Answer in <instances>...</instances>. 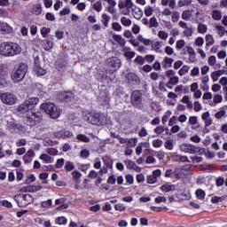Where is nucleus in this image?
<instances>
[{
	"mask_svg": "<svg viewBox=\"0 0 227 227\" xmlns=\"http://www.w3.org/2000/svg\"><path fill=\"white\" fill-rule=\"evenodd\" d=\"M101 22L105 27H109V22H111V16L107 15V13H103L101 16Z\"/></svg>",
	"mask_w": 227,
	"mask_h": 227,
	"instance_id": "nucleus-30",
	"label": "nucleus"
},
{
	"mask_svg": "<svg viewBox=\"0 0 227 227\" xmlns=\"http://www.w3.org/2000/svg\"><path fill=\"white\" fill-rule=\"evenodd\" d=\"M40 102V98L36 97L27 98L25 100V103L28 105L29 108L33 111L35 107H36L37 104Z\"/></svg>",
	"mask_w": 227,
	"mask_h": 227,
	"instance_id": "nucleus-18",
	"label": "nucleus"
},
{
	"mask_svg": "<svg viewBox=\"0 0 227 227\" xmlns=\"http://www.w3.org/2000/svg\"><path fill=\"white\" fill-rule=\"evenodd\" d=\"M181 152H184V153H191L192 155L198 153L200 152V147L196 145H192L191 144H182L180 145Z\"/></svg>",
	"mask_w": 227,
	"mask_h": 227,
	"instance_id": "nucleus-11",
	"label": "nucleus"
},
{
	"mask_svg": "<svg viewBox=\"0 0 227 227\" xmlns=\"http://www.w3.org/2000/svg\"><path fill=\"white\" fill-rule=\"evenodd\" d=\"M171 15V19H172V22H178V20H180V12L178 11H174L172 12Z\"/></svg>",
	"mask_w": 227,
	"mask_h": 227,
	"instance_id": "nucleus-43",
	"label": "nucleus"
},
{
	"mask_svg": "<svg viewBox=\"0 0 227 227\" xmlns=\"http://www.w3.org/2000/svg\"><path fill=\"white\" fill-rule=\"evenodd\" d=\"M194 15V10L193 9H187L183 11L182 12V19L183 20H185L186 22H191L192 20V17Z\"/></svg>",
	"mask_w": 227,
	"mask_h": 227,
	"instance_id": "nucleus-13",
	"label": "nucleus"
},
{
	"mask_svg": "<svg viewBox=\"0 0 227 227\" xmlns=\"http://www.w3.org/2000/svg\"><path fill=\"white\" fill-rule=\"evenodd\" d=\"M80 157L82 159H88L90 157V151L88 149H83L80 152Z\"/></svg>",
	"mask_w": 227,
	"mask_h": 227,
	"instance_id": "nucleus-64",
	"label": "nucleus"
},
{
	"mask_svg": "<svg viewBox=\"0 0 227 227\" xmlns=\"http://www.w3.org/2000/svg\"><path fill=\"white\" fill-rule=\"evenodd\" d=\"M162 145H163V142L160 138L153 140V146L154 148H160V146H162Z\"/></svg>",
	"mask_w": 227,
	"mask_h": 227,
	"instance_id": "nucleus-59",
	"label": "nucleus"
},
{
	"mask_svg": "<svg viewBox=\"0 0 227 227\" xmlns=\"http://www.w3.org/2000/svg\"><path fill=\"white\" fill-rule=\"evenodd\" d=\"M191 3H192V0H179L177 2V5L179 6V8H184V6H189Z\"/></svg>",
	"mask_w": 227,
	"mask_h": 227,
	"instance_id": "nucleus-46",
	"label": "nucleus"
},
{
	"mask_svg": "<svg viewBox=\"0 0 227 227\" xmlns=\"http://www.w3.org/2000/svg\"><path fill=\"white\" fill-rule=\"evenodd\" d=\"M188 123L189 125H198V116H190Z\"/></svg>",
	"mask_w": 227,
	"mask_h": 227,
	"instance_id": "nucleus-63",
	"label": "nucleus"
},
{
	"mask_svg": "<svg viewBox=\"0 0 227 227\" xmlns=\"http://www.w3.org/2000/svg\"><path fill=\"white\" fill-rule=\"evenodd\" d=\"M121 24H122L125 27H130L132 26V20L127 17L121 18Z\"/></svg>",
	"mask_w": 227,
	"mask_h": 227,
	"instance_id": "nucleus-33",
	"label": "nucleus"
},
{
	"mask_svg": "<svg viewBox=\"0 0 227 227\" xmlns=\"http://www.w3.org/2000/svg\"><path fill=\"white\" fill-rule=\"evenodd\" d=\"M76 139H78L79 141H82V143H90V137H88V136L84 134L77 135Z\"/></svg>",
	"mask_w": 227,
	"mask_h": 227,
	"instance_id": "nucleus-48",
	"label": "nucleus"
},
{
	"mask_svg": "<svg viewBox=\"0 0 227 227\" xmlns=\"http://www.w3.org/2000/svg\"><path fill=\"white\" fill-rule=\"evenodd\" d=\"M226 109L227 106L221 107L220 110L215 114V120H223V118L226 116Z\"/></svg>",
	"mask_w": 227,
	"mask_h": 227,
	"instance_id": "nucleus-28",
	"label": "nucleus"
},
{
	"mask_svg": "<svg viewBox=\"0 0 227 227\" xmlns=\"http://www.w3.org/2000/svg\"><path fill=\"white\" fill-rule=\"evenodd\" d=\"M196 197L198 198V200H205V191L201 190V189H198L195 192Z\"/></svg>",
	"mask_w": 227,
	"mask_h": 227,
	"instance_id": "nucleus-50",
	"label": "nucleus"
},
{
	"mask_svg": "<svg viewBox=\"0 0 227 227\" xmlns=\"http://www.w3.org/2000/svg\"><path fill=\"white\" fill-rule=\"evenodd\" d=\"M207 65H209V67H213V70H219L221 68V64L217 63V59L214 55L208 58Z\"/></svg>",
	"mask_w": 227,
	"mask_h": 227,
	"instance_id": "nucleus-17",
	"label": "nucleus"
},
{
	"mask_svg": "<svg viewBox=\"0 0 227 227\" xmlns=\"http://www.w3.org/2000/svg\"><path fill=\"white\" fill-rule=\"evenodd\" d=\"M122 51L124 52L123 54L124 58H127L129 61H130V59L136 57V53L135 51H132L131 48L124 46Z\"/></svg>",
	"mask_w": 227,
	"mask_h": 227,
	"instance_id": "nucleus-21",
	"label": "nucleus"
},
{
	"mask_svg": "<svg viewBox=\"0 0 227 227\" xmlns=\"http://www.w3.org/2000/svg\"><path fill=\"white\" fill-rule=\"evenodd\" d=\"M189 73V66H183L179 71H178V74L183 77V75H185V74Z\"/></svg>",
	"mask_w": 227,
	"mask_h": 227,
	"instance_id": "nucleus-51",
	"label": "nucleus"
},
{
	"mask_svg": "<svg viewBox=\"0 0 227 227\" xmlns=\"http://www.w3.org/2000/svg\"><path fill=\"white\" fill-rule=\"evenodd\" d=\"M60 100H63L64 102H70L72 100V94L68 92L60 93Z\"/></svg>",
	"mask_w": 227,
	"mask_h": 227,
	"instance_id": "nucleus-38",
	"label": "nucleus"
},
{
	"mask_svg": "<svg viewBox=\"0 0 227 227\" xmlns=\"http://www.w3.org/2000/svg\"><path fill=\"white\" fill-rule=\"evenodd\" d=\"M36 177L35 176V175L30 174L28 176H27V180H25V184L27 185H29L30 184H33V182H35Z\"/></svg>",
	"mask_w": 227,
	"mask_h": 227,
	"instance_id": "nucleus-47",
	"label": "nucleus"
},
{
	"mask_svg": "<svg viewBox=\"0 0 227 227\" xmlns=\"http://www.w3.org/2000/svg\"><path fill=\"white\" fill-rule=\"evenodd\" d=\"M12 33H13V27H12V26H10L8 23L1 22L0 34L1 35H10Z\"/></svg>",
	"mask_w": 227,
	"mask_h": 227,
	"instance_id": "nucleus-15",
	"label": "nucleus"
},
{
	"mask_svg": "<svg viewBox=\"0 0 227 227\" xmlns=\"http://www.w3.org/2000/svg\"><path fill=\"white\" fill-rule=\"evenodd\" d=\"M32 13H34V15H40L42 13V4H34L32 8Z\"/></svg>",
	"mask_w": 227,
	"mask_h": 227,
	"instance_id": "nucleus-34",
	"label": "nucleus"
},
{
	"mask_svg": "<svg viewBox=\"0 0 227 227\" xmlns=\"http://www.w3.org/2000/svg\"><path fill=\"white\" fill-rule=\"evenodd\" d=\"M112 29H114V31L120 32L123 29V27H121L119 22H114L112 23Z\"/></svg>",
	"mask_w": 227,
	"mask_h": 227,
	"instance_id": "nucleus-57",
	"label": "nucleus"
},
{
	"mask_svg": "<svg viewBox=\"0 0 227 227\" xmlns=\"http://www.w3.org/2000/svg\"><path fill=\"white\" fill-rule=\"evenodd\" d=\"M17 111L20 114H28L32 112L31 108L28 106V105L24 101L21 103L18 107Z\"/></svg>",
	"mask_w": 227,
	"mask_h": 227,
	"instance_id": "nucleus-14",
	"label": "nucleus"
},
{
	"mask_svg": "<svg viewBox=\"0 0 227 227\" xmlns=\"http://www.w3.org/2000/svg\"><path fill=\"white\" fill-rule=\"evenodd\" d=\"M223 102V96L221 94H215L213 97V103H210L211 106H217Z\"/></svg>",
	"mask_w": 227,
	"mask_h": 227,
	"instance_id": "nucleus-31",
	"label": "nucleus"
},
{
	"mask_svg": "<svg viewBox=\"0 0 227 227\" xmlns=\"http://www.w3.org/2000/svg\"><path fill=\"white\" fill-rule=\"evenodd\" d=\"M0 99L6 106H13L17 102V96L12 92H0Z\"/></svg>",
	"mask_w": 227,
	"mask_h": 227,
	"instance_id": "nucleus-6",
	"label": "nucleus"
},
{
	"mask_svg": "<svg viewBox=\"0 0 227 227\" xmlns=\"http://www.w3.org/2000/svg\"><path fill=\"white\" fill-rule=\"evenodd\" d=\"M131 10L132 15L137 20H139L143 17V11L139 7L134 6Z\"/></svg>",
	"mask_w": 227,
	"mask_h": 227,
	"instance_id": "nucleus-26",
	"label": "nucleus"
},
{
	"mask_svg": "<svg viewBox=\"0 0 227 227\" xmlns=\"http://www.w3.org/2000/svg\"><path fill=\"white\" fill-rule=\"evenodd\" d=\"M176 75V72L173 71V69H168L165 71V76L168 80L172 79V77H175Z\"/></svg>",
	"mask_w": 227,
	"mask_h": 227,
	"instance_id": "nucleus-53",
	"label": "nucleus"
},
{
	"mask_svg": "<svg viewBox=\"0 0 227 227\" xmlns=\"http://www.w3.org/2000/svg\"><path fill=\"white\" fill-rule=\"evenodd\" d=\"M90 167H91V164L90 163L78 164V169H80V171H82V173H86V171H88V169H90Z\"/></svg>",
	"mask_w": 227,
	"mask_h": 227,
	"instance_id": "nucleus-41",
	"label": "nucleus"
},
{
	"mask_svg": "<svg viewBox=\"0 0 227 227\" xmlns=\"http://www.w3.org/2000/svg\"><path fill=\"white\" fill-rule=\"evenodd\" d=\"M105 65L109 71L114 74V72H116V70H119L120 67H121V60H120L118 57H112L105 61Z\"/></svg>",
	"mask_w": 227,
	"mask_h": 227,
	"instance_id": "nucleus-5",
	"label": "nucleus"
},
{
	"mask_svg": "<svg viewBox=\"0 0 227 227\" xmlns=\"http://www.w3.org/2000/svg\"><path fill=\"white\" fill-rule=\"evenodd\" d=\"M5 75L6 73L3 70V67H0V86H6V80L4 79Z\"/></svg>",
	"mask_w": 227,
	"mask_h": 227,
	"instance_id": "nucleus-35",
	"label": "nucleus"
},
{
	"mask_svg": "<svg viewBox=\"0 0 227 227\" xmlns=\"http://www.w3.org/2000/svg\"><path fill=\"white\" fill-rule=\"evenodd\" d=\"M201 120L205 123V127H210L212 125V117H210L209 112H205L201 114Z\"/></svg>",
	"mask_w": 227,
	"mask_h": 227,
	"instance_id": "nucleus-20",
	"label": "nucleus"
},
{
	"mask_svg": "<svg viewBox=\"0 0 227 227\" xmlns=\"http://www.w3.org/2000/svg\"><path fill=\"white\" fill-rule=\"evenodd\" d=\"M184 47H185V40H184V39L177 40L176 43V49L177 51H182V49H184Z\"/></svg>",
	"mask_w": 227,
	"mask_h": 227,
	"instance_id": "nucleus-40",
	"label": "nucleus"
},
{
	"mask_svg": "<svg viewBox=\"0 0 227 227\" xmlns=\"http://www.w3.org/2000/svg\"><path fill=\"white\" fill-rule=\"evenodd\" d=\"M126 77L130 84H141V80H139V76L136 73H129Z\"/></svg>",
	"mask_w": 227,
	"mask_h": 227,
	"instance_id": "nucleus-16",
	"label": "nucleus"
},
{
	"mask_svg": "<svg viewBox=\"0 0 227 227\" xmlns=\"http://www.w3.org/2000/svg\"><path fill=\"white\" fill-rule=\"evenodd\" d=\"M0 56L10 58V42H4L0 44Z\"/></svg>",
	"mask_w": 227,
	"mask_h": 227,
	"instance_id": "nucleus-12",
	"label": "nucleus"
},
{
	"mask_svg": "<svg viewBox=\"0 0 227 227\" xmlns=\"http://www.w3.org/2000/svg\"><path fill=\"white\" fill-rule=\"evenodd\" d=\"M27 74V64L20 63L18 64L11 73V78L13 82H21L26 78Z\"/></svg>",
	"mask_w": 227,
	"mask_h": 227,
	"instance_id": "nucleus-2",
	"label": "nucleus"
},
{
	"mask_svg": "<svg viewBox=\"0 0 227 227\" xmlns=\"http://www.w3.org/2000/svg\"><path fill=\"white\" fill-rule=\"evenodd\" d=\"M41 111H43L46 114L50 115L52 120H57L61 116V108L56 106L54 103H43L40 106Z\"/></svg>",
	"mask_w": 227,
	"mask_h": 227,
	"instance_id": "nucleus-3",
	"label": "nucleus"
},
{
	"mask_svg": "<svg viewBox=\"0 0 227 227\" xmlns=\"http://www.w3.org/2000/svg\"><path fill=\"white\" fill-rule=\"evenodd\" d=\"M168 84H171V86H176V84H178V82H180V78L178 76H173L172 78H170L168 80Z\"/></svg>",
	"mask_w": 227,
	"mask_h": 227,
	"instance_id": "nucleus-49",
	"label": "nucleus"
},
{
	"mask_svg": "<svg viewBox=\"0 0 227 227\" xmlns=\"http://www.w3.org/2000/svg\"><path fill=\"white\" fill-rule=\"evenodd\" d=\"M176 186L175 184H163L160 187V190L162 192H171L173 191H176Z\"/></svg>",
	"mask_w": 227,
	"mask_h": 227,
	"instance_id": "nucleus-29",
	"label": "nucleus"
},
{
	"mask_svg": "<svg viewBox=\"0 0 227 227\" xmlns=\"http://www.w3.org/2000/svg\"><path fill=\"white\" fill-rule=\"evenodd\" d=\"M205 40H206V51H208L214 43H215V40H214V36L210 34H207L205 35Z\"/></svg>",
	"mask_w": 227,
	"mask_h": 227,
	"instance_id": "nucleus-23",
	"label": "nucleus"
},
{
	"mask_svg": "<svg viewBox=\"0 0 227 227\" xmlns=\"http://www.w3.org/2000/svg\"><path fill=\"white\" fill-rule=\"evenodd\" d=\"M191 165H184L181 168H176L174 171V176L180 180V178H185L191 173Z\"/></svg>",
	"mask_w": 227,
	"mask_h": 227,
	"instance_id": "nucleus-7",
	"label": "nucleus"
},
{
	"mask_svg": "<svg viewBox=\"0 0 227 227\" xmlns=\"http://www.w3.org/2000/svg\"><path fill=\"white\" fill-rule=\"evenodd\" d=\"M225 71L224 69H216V71H214L211 73V79L213 82H217L219 81V77L224 75Z\"/></svg>",
	"mask_w": 227,
	"mask_h": 227,
	"instance_id": "nucleus-19",
	"label": "nucleus"
},
{
	"mask_svg": "<svg viewBox=\"0 0 227 227\" xmlns=\"http://www.w3.org/2000/svg\"><path fill=\"white\" fill-rule=\"evenodd\" d=\"M54 47V43L51 40H44L43 41V48L44 51H51Z\"/></svg>",
	"mask_w": 227,
	"mask_h": 227,
	"instance_id": "nucleus-32",
	"label": "nucleus"
},
{
	"mask_svg": "<svg viewBox=\"0 0 227 227\" xmlns=\"http://www.w3.org/2000/svg\"><path fill=\"white\" fill-rule=\"evenodd\" d=\"M131 104L138 109L143 107V99L141 98V92L139 90H135L131 93Z\"/></svg>",
	"mask_w": 227,
	"mask_h": 227,
	"instance_id": "nucleus-9",
	"label": "nucleus"
},
{
	"mask_svg": "<svg viewBox=\"0 0 227 227\" xmlns=\"http://www.w3.org/2000/svg\"><path fill=\"white\" fill-rule=\"evenodd\" d=\"M124 164H125L127 169H133L134 166H136V162H134L131 160H125Z\"/></svg>",
	"mask_w": 227,
	"mask_h": 227,
	"instance_id": "nucleus-52",
	"label": "nucleus"
},
{
	"mask_svg": "<svg viewBox=\"0 0 227 227\" xmlns=\"http://www.w3.org/2000/svg\"><path fill=\"white\" fill-rule=\"evenodd\" d=\"M34 72H35L37 75H45V74H47V70L41 67L40 66L37 67H34Z\"/></svg>",
	"mask_w": 227,
	"mask_h": 227,
	"instance_id": "nucleus-44",
	"label": "nucleus"
},
{
	"mask_svg": "<svg viewBox=\"0 0 227 227\" xmlns=\"http://www.w3.org/2000/svg\"><path fill=\"white\" fill-rule=\"evenodd\" d=\"M39 159H41V160H43L45 164H49L53 160L52 157H51L49 154H46V153L41 154Z\"/></svg>",
	"mask_w": 227,
	"mask_h": 227,
	"instance_id": "nucleus-37",
	"label": "nucleus"
},
{
	"mask_svg": "<svg viewBox=\"0 0 227 227\" xmlns=\"http://www.w3.org/2000/svg\"><path fill=\"white\" fill-rule=\"evenodd\" d=\"M174 61H175V59H173L172 58L164 57L163 60L161 61L162 68H164L165 70L167 68H171Z\"/></svg>",
	"mask_w": 227,
	"mask_h": 227,
	"instance_id": "nucleus-22",
	"label": "nucleus"
},
{
	"mask_svg": "<svg viewBox=\"0 0 227 227\" xmlns=\"http://www.w3.org/2000/svg\"><path fill=\"white\" fill-rule=\"evenodd\" d=\"M22 52V47L17 43L9 42V58L19 56Z\"/></svg>",
	"mask_w": 227,
	"mask_h": 227,
	"instance_id": "nucleus-10",
	"label": "nucleus"
},
{
	"mask_svg": "<svg viewBox=\"0 0 227 227\" xmlns=\"http://www.w3.org/2000/svg\"><path fill=\"white\" fill-rule=\"evenodd\" d=\"M159 26V22L157 21V18L153 17L149 20V27H157Z\"/></svg>",
	"mask_w": 227,
	"mask_h": 227,
	"instance_id": "nucleus-58",
	"label": "nucleus"
},
{
	"mask_svg": "<svg viewBox=\"0 0 227 227\" xmlns=\"http://www.w3.org/2000/svg\"><path fill=\"white\" fill-rule=\"evenodd\" d=\"M65 169L66 171H74V169H75V165H74V162L72 161H66Z\"/></svg>",
	"mask_w": 227,
	"mask_h": 227,
	"instance_id": "nucleus-45",
	"label": "nucleus"
},
{
	"mask_svg": "<svg viewBox=\"0 0 227 227\" xmlns=\"http://www.w3.org/2000/svg\"><path fill=\"white\" fill-rule=\"evenodd\" d=\"M153 12H155L153 7H152L150 5H147L145 7L144 13H145V17H152V15H153Z\"/></svg>",
	"mask_w": 227,
	"mask_h": 227,
	"instance_id": "nucleus-36",
	"label": "nucleus"
},
{
	"mask_svg": "<svg viewBox=\"0 0 227 227\" xmlns=\"http://www.w3.org/2000/svg\"><path fill=\"white\" fill-rule=\"evenodd\" d=\"M124 4L128 10V13H130V10L134 8V3L132 2V0H125Z\"/></svg>",
	"mask_w": 227,
	"mask_h": 227,
	"instance_id": "nucleus-54",
	"label": "nucleus"
},
{
	"mask_svg": "<svg viewBox=\"0 0 227 227\" xmlns=\"http://www.w3.org/2000/svg\"><path fill=\"white\" fill-rule=\"evenodd\" d=\"M158 36L160 40H168V34L164 30H160L158 32Z\"/></svg>",
	"mask_w": 227,
	"mask_h": 227,
	"instance_id": "nucleus-61",
	"label": "nucleus"
},
{
	"mask_svg": "<svg viewBox=\"0 0 227 227\" xmlns=\"http://www.w3.org/2000/svg\"><path fill=\"white\" fill-rule=\"evenodd\" d=\"M91 6L95 12L100 13L102 12V1L100 0H91Z\"/></svg>",
	"mask_w": 227,
	"mask_h": 227,
	"instance_id": "nucleus-24",
	"label": "nucleus"
},
{
	"mask_svg": "<svg viewBox=\"0 0 227 227\" xmlns=\"http://www.w3.org/2000/svg\"><path fill=\"white\" fill-rule=\"evenodd\" d=\"M113 39L114 42H117L121 47H125V43H127V41H125V38H123L121 35L114 34Z\"/></svg>",
	"mask_w": 227,
	"mask_h": 227,
	"instance_id": "nucleus-27",
	"label": "nucleus"
},
{
	"mask_svg": "<svg viewBox=\"0 0 227 227\" xmlns=\"http://www.w3.org/2000/svg\"><path fill=\"white\" fill-rule=\"evenodd\" d=\"M82 118L84 121H87L88 123H91V125H104L106 124V118L104 114L100 113H93L90 111H83L82 112Z\"/></svg>",
	"mask_w": 227,
	"mask_h": 227,
	"instance_id": "nucleus-1",
	"label": "nucleus"
},
{
	"mask_svg": "<svg viewBox=\"0 0 227 227\" xmlns=\"http://www.w3.org/2000/svg\"><path fill=\"white\" fill-rule=\"evenodd\" d=\"M193 31L194 30L192 29V27H188L187 28H184V30L183 31V35L186 37L192 36Z\"/></svg>",
	"mask_w": 227,
	"mask_h": 227,
	"instance_id": "nucleus-56",
	"label": "nucleus"
},
{
	"mask_svg": "<svg viewBox=\"0 0 227 227\" xmlns=\"http://www.w3.org/2000/svg\"><path fill=\"white\" fill-rule=\"evenodd\" d=\"M14 200L18 203V207H27L35 201V198L31 194H18L14 196Z\"/></svg>",
	"mask_w": 227,
	"mask_h": 227,
	"instance_id": "nucleus-4",
	"label": "nucleus"
},
{
	"mask_svg": "<svg viewBox=\"0 0 227 227\" xmlns=\"http://www.w3.org/2000/svg\"><path fill=\"white\" fill-rule=\"evenodd\" d=\"M199 75H200V67H194L191 70V76H192V77H199Z\"/></svg>",
	"mask_w": 227,
	"mask_h": 227,
	"instance_id": "nucleus-62",
	"label": "nucleus"
},
{
	"mask_svg": "<svg viewBox=\"0 0 227 227\" xmlns=\"http://www.w3.org/2000/svg\"><path fill=\"white\" fill-rule=\"evenodd\" d=\"M213 20L219 21L223 19V12L221 10L214 9L211 12Z\"/></svg>",
	"mask_w": 227,
	"mask_h": 227,
	"instance_id": "nucleus-25",
	"label": "nucleus"
},
{
	"mask_svg": "<svg viewBox=\"0 0 227 227\" xmlns=\"http://www.w3.org/2000/svg\"><path fill=\"white\" fill-rule=\"evenodd\" d=\"M40 121H42V118L36 114V113L30 112L29 114H27L25 123L29 127H35V125L40 123Z\"/></svg>",
	"mask_w": 227,
	"mask_h": 227,
	"instance_id": "nucleus-8",
	"label": "nucleus"
},
{
	"mask_svg": "<svg viewBox=\"0 0 227 227\" xmlns=\"http://www.w3.org/2000/svg\"><path fill=\"white\" fill-rule=\"evenodd\" d=\"M175 160L176 162H189V159H187V156H182V155H176Z\"/></svg>",
	"mask_w": 227,
	"mask_h": 227,
	"instance_id": "nucleus-55",
	"label": "nucleus"
},
{
	"mask_svg": "<svg viewBox=\"0 0 227 227\" xmlns=\"http://www.w3.org/2000/svg\"><path fill=\"white\" fill-rule=\"evenodd\" d=\"M125 180L129 185H132L134 184V176L132 174H128L125 176Z\"/></svg>",
	"mask_w": 227,
	"mask_h": 227,
	"instance_id": "nucleus-60",
	"label": "nucleus"
},
{
	"mask_svg": "<svg viewBox=\"0 0 227 227\" xmlns=\"http://www.w3.org/2000/svg\"><path fill=\"white\" fill-rule=\"evenodd\" d=\"M215 27L218 31V36H224V33H226V28H224V27L222 25H216Z\"/></svg>",
	"mask_w": 227,
	"mask_h": 227,
	"instance_id": "nucleus-42",
	"label": "nucleus"
},
{
	"mask_svg": "<svg viewBox=\"0 0 227 227\" xmlns=\"http://www.w3.org/2000/svg\"><path fill=\"white\" fill-rule=\"evenodd\" d=\"M207 29H208L207 25L202 24V23H200L198 25L197 31H198V33H200V35H205V33H207Z\"/></svg>",
	"mask_w": 227,
	"mask_h": 227,
	"instance_id": "nucleus-39",
	"label": "nucleus"
}]
</instances>
